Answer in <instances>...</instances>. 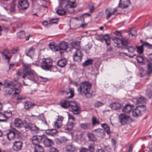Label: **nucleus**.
<instances>
[{
    "mask_svg": "<svg viewBox=\"0 0 152 152\" xmlns=\"http://www.w3.org/2000/svg\"><path fill=\"white\" fill-rule=\"evenodd\" d=\"M23 66L24 67L22 72L20 71H18L16 73L18 76L22 75V78L25 79L27 76L28 78L31 80L36 81L35 80L37 78V76L35 72L31 69V64H23Z\"/></svg>",
    "mask_w": 152,
    "mask_h": 152,
    "instance_id": "f257e3e1",
    "label": "nucleus"
},
{
    "mask_svg": "<svg viewBox=\"0 0 152 152\" xmlns=\"http://www.w3.org/2000/svg\"><path fill=\"white\" fill-rule=\"evenodd\" d=\"M91 83L85 81L80 84V88H78L77 90L82 95H84L86 98H90L93 96L92 92H91Z\"/></svg>",
    "mask_w": 152,
    "mask_h": 152,
    "instance_id": "f03ea898",
    "label": "nucleus"
},
{
    "mask_svg": "<svg viewBox=\"0 0 152 152\" xmlns=\"http://www.w3.org/2000/svg\"><path fill=\"white\" fill-rule=\"evenodd\" d=\"M6 88L5 94H11L14 91L15 92L13 94H18L21 91V85L19 83L11 82L7 84Z\"/></svg>",
    "mask_w": 152,
    "mask_h": 152,
    "instance_id": "7ed1b4c3",
    "label": "nucleus"
},
{
    "mask_svg": "<svg viewBox=\"0 0 152 152\" xmlns=\"http://www.w3.org/2000/svg\"><path fill=\"white\" fill-rule=\"evenodd\" d=\"M76 6L75 3L74 1H63L60 3V8L56 10V12L59 15H62L66 13V11L64 9H67L68 7L74 8Z\"/></svg>",
    "mask_w": 152,
    "mask_h": 152,
    "instance_id": "20e7f679",
    "label": "nucleus"
},
{
    "mask_svg": "<svg viewBox=\"0 0 152 152\" xmlns=\"http://www.w3.org/2000/svg\"><path fill=\"white\" fill-rule=\"evenodd\" d=\"M49 46L50 49L53 51H57L59 50L61 53L66 51L68 47V44L67 42L62 41L58 45L53 42L50 44Z\"/></svg>",
    "mask_w": 152,
    "mask_h": 152,
    "instance_id": "39448f33",
    "label": "nucleus"
},
{
    "mask_svg": "<svg viewBox=\"0 0 152 152\" xmlns=\"http://www.w3.org/2000/svg\"><path fill=\"white\" fill-rule=\"evenodd\" d=\"M35 136L36 137V139L37 140L38 142H42L46 147H50L54 144L53 140L48 138L44 135Z\"/></svg>",
    "mask_w": 152,
    "mask_h": 152,
    "instance_id": "423d86ee",
    "label": "nucleus"
},
{
    "mask_svg": "<svg viewBox=\"0 0 152 152\" xmlns=\"http://www.w3.org/2000/svg\"><path fill=\"white\" fill-rule=\"evenodd\" d=\"M24 127L30 131L37 132L39 131V129L35 124L31 123L28 120H26L24 121Z\"/></svg>",
    "mask_w": 152,
    "mask_h": 152,
    "instance_id": "0eeeda50",
    "label": "nucleus"
},
{
    "mask_svg": "<svg viewBox=\"0 0 152 152\" xmlns=\"http://www.w3.org/2000/svg\"><path fill=\"white\" fill-rule=\"evenodd\" d=\"M128 42L127 41L125 42V45L121 46V48L122 49L126 50L128 51V53H124V54L130 57H132L135 55V54L134 53L135 51V49L132 46H128Z\"/></svg>",
    "mask_w": 152,
    "mask_h": 152,
    "instance_id": "6e6552de",
    "label": "nucleus"
},
{
    "mask_svg": "<svg viewBox=\"0 0 152 152\" xmlns=\"http://www.w3.org/2000/svg\"><path fill=\"white\" fill-rule=\"evenodd\" d=\"M96 39L97 40L102 42L105 41L107 45H109L110 44L111 38L109 34H101L97 35L96 37Z\"/></svg>",
    "mask_w": 152,
    "mask_h": 152,
    "instance_id": "1a4fd4ad",
    "label": "nucleus"
},
{
    "mask_svg": "<svg viewBox=\"0 0 152 152\" xmlns=\"http://www.w3.org/2000/svg\"><path fill=\"white\" fill-rule=\"evenodd\" d=\"M35 136H34L31 139L32 143L35 145L34 147V152H44L43 148L42 146L39 145L38 144L40 142H38L37 140L36 139Z\"/></svg>",
    "mask_w": 152,
    "mask_h": 152,
    "instance_id": "9d476101",
    "label": "nucleus"
},
{
    "mask_svg": "<svg viewBox=\"0 0 152 152\" xmlns=\"http://www.w3.org/2000/svg\"><path fill=\"white\" fill-rule=\"evenodd\" d=\"M52 61L49 58L44 59L42 61L43 64L41 66V68L46 70H48L52 67Z\"/></svg>",
    "mask_w": 152,
    "mask_h": 152,
    "instance_id": "9b49d317",
    "label": "nucleus"
},
{
    "mask_svg": "<svg viewBox=\"0 0 152 152\" xmlns=\"http://www.w3.org/2000/svg\"><path fill=\"white\" fill-rule=\"evenodd\" d=\"M119 120L122 125H124L128 123L130 120V117L125 114L122 113L119 116Z\"/></svg>",
    "mask_w": 152,
    "mask_h": 152,
    "instance_id": "f8f14e48",
    "label": "nucleus"
},
{
    "mask_svg": "<svg viewBox=\"0 0 152 152\" xmlns=\"http://www.w3.org/2000/svg\"><path fill=\"white\" fill-rule=\"evenodd\" d=\"M29 5V4L26 0H19L18 7L20 10H23L27 9Z\"/></svg>",
    "mask_w": 152,
    "mask_h": 152,
    "instance_id": "ddd939ff",
    "label": "nucleus"
},
{
    "mask_svg": "<svg viewBox=\"0 0 152 152\" xmlns=\"http://www.w3.org/2000/svg\"><path fill=\"white\" fill-rule=\"evenodd\" d=\"M20 133L19 132L15 129L10 130L9 132L7 134V137L9 140H14L16 135H18Z\"/></svg>",
    "mask_w": 152,
    "mask_h": 152,
    "instance_id": "4468645a",
    "label": "nucleus"
},
{
    "mask_svg": "<svg viewBox=\"0 0 152 152\" xmlns=\"http://www.w3.org/2000/svg\"><path fill=\"white\" fill-rule=\"evenodd\" d=\"M131 4L130 0H120L118 7L120 8L126 9L128 8Z\"/></svg>",
    "mask_w": 152,
    "mask_h": 152,
    "instance_id": "2eb2a0df",
    "label": "nucleus"
},
{
    "mask_svg": "<svg viewBox=\"0 0 152 152\" xmlns=\"http://www.w3.org/2000/svg\"><path fill=\"white\" fill-rule=\"evenodd\" d=\"M83 54L80 50H77L75 52L73 56V58L75 61H81Z\"/></svg>",
    "mask_w": 152,
    "mask_h": 152,
    "instance_id": "dca6fc26",
    "label": "nucleus"
},
{
    "mask_svg": "<svg viewBox=\"0 0 152 152\" xmlns=\"http://www.w3.org/2000/svg\"><path fill=\"white\" fill-rule=\"evenodd\" d=\"M69 107L71 108L72 111L74 114L78 113L79 107L75 102H71V104Z\"/></svg>",
    "mask_w": 152,
    "mask_h": 152,
    "instance_id": "f3484780",
    "label": "nucleus"
},
{
    "mask_svg": "<svg viewBox=\"0 0 152 152\" xmlns=\"http://www.w3.org/2000/svg\"><path fill=\"white\" fill-rule=\"evenodd\" d=\"M2 57L5 59H7L9 61L12 57L11 53L8 49L4 50L1 53Z\"/></svg>",
    "mask_w": 152,
    "mask_h": 152,
    "instance_id": "a211bd4d",
    "label": "nucleus"
},
{
    "mask_svg": "<svg viewBox=\"0 0 152 152\" xmlns=\"http://www.w3.org/2000/svg\"><path fill=\"white\" fill-rule=\"evenodd\" d=\"M22 145L23 143L22 142L16 141L14 143L13 149L14 151H18L21 149Z\"/></svg>",
    "mask_w": 152,
    "mask_h": 152,
    "instance_id": "6ab92c4d",
    "label": "nucleus"
},
{
    "mask_svg": "<svg viewBox=\"0 0 152 152\" xmlns=\"http://www.w3.org/2000/svg\"><path fill=\"white\" fill-rule=\"evenodd\" d=\"M14 123L15 126L17 128H21L23 126L24 127V122L19 118H16L15 119Z\"/></svg>",
    "mask_w": 152,
    "mask_h": 152,
    "instance_id": "aec40b11",
    "label": "nucleus"
},
{
    "mask_svg": "<svg viewBox=\"0 0 152 152\" xmlns=\"http://www.w3.org/2000/svg\"><path fill=\"white\" fill-rule=\"evenodd\" d=\"M64 120V118L60 115H58L56 121L55 122L54 125L56 127L59 128L62 125V122Z\"/></svg>",
    "mask_w": 152,
    "mask_h": 152,
    "instance_id": "412c9836",
    "label": "nucleus"
},
{
    "mask_svg": "<svg viewBox=\"0 0 152 152\" xmlns=\"http://www.w3.org/2000/svg\"><path fill=\"white\" fill-rule=\"evenodd\" d=\"M141 109L138 107L137 106L132 112V115L135 117H138L142 115V114L140 112Z\"/></svg>",
    "mask_w": 152,
    "mask_h": 152,
    "instance_id": "4be33fe9",
    "label": "nucleus"
},
{
    "mask_svg": "<svg viewBox=\"0 0 152 152\" xmlns=\"http://www.w3.org/2000/svg\"><path fill=\"white\" fill-rule=\"evenodd\" d=\"M113 40L115 43L117 44L118 45H121V47L124 45L125 43V42L127 41V40L123 39L122 40L121 39H120L118 37H115L113 39Z\"/></svg>",
    "mask_w": 152,
    "mask_h": 152,
    "instance_id": "5701e85b",
    "label": "nucleus"
},
{
    "mask_svg": "<svg viewBox=\"0 0 152 152\" xmlns=\"http://www.w3.org/2000/svg\"><path fill=\"white\" fill-rule=\"evenodd\" d=\"M134 107L133 105L127 104L123 107L122 111L126 113H129L132 110V108Z\"/></svg>",
    "mask_w": 152,
    "mask_h": 152,
    "instance_id": "b1692460",
    "label": "nucleus"
},
{
    "mask_svg": "<svg viewBox=\"0 0 152 152\" xmlns=\"http://www.w3.org/2000/svg\"><path fill=\"white\" fill-rule=\"evenodd\" d=\"M67 61L65 58L59 60L57 62V65L61 67H63L67 64Z\"/></svg>",
    "mask_w": 152,
    "mask_h": 152,
    "instance_id": "393cba45",
    "label": "nucleus"
},
{
    "mask_svg": "<svg viewBox=\"0 0 152 152\" xmlns=\"http://www.w3.org/2000/svg\"><path fill=\"white\" fill-rule=\"evenodd\" d=\"M36 104L30 101H27L25 102L24 104V108L27 110H29L32 108Z\"/></svg>",
    "mask_w": 152,
    "mask_h": 152,
    "instance_id": "a878e982",
    "label": "nucleus"
},
{
    "mask_svg": "<svg viewBox=\"0 0 152 152\" xmlns=\"http://www.w3.org/2000/svg\"><path fill=\"white\" fill-rule=\"evenodd\" d=\"M96 135L99 137H102L104 135V130L100 129H95L94 130Z\"/></svg>",
    "mask_w": 152,
    "mask_h": 152,
    "instance_id": "bb28decb",
    "label": "nucleus"
},
{
    "mask_svg": "<svg viewBox=\"0 0 152 152\" xmlns=\"http://www.w3.org/2000/svg\"><path fill=\"white\" fill-rule=\"evenodd\" d=\"M35 49L32 47L29 48L28 51L25 52L26 55L30 57H31L35 54Z\"/></svg>",
    "mask_w": 152,
    "mask_h": 152,
    "instance_id": "cd10ccee",
    "label": "nucleus"
},
{
    "mask_svg": "<svg viewBox=\"0 0 152 152\" xmlns=\"http://www.w3.org/2000/svg\"><path fill=\"white\" fill-rule=\"evenodd\" d=\"M110 106L111 108L114 110H117L121 107V104L118 102H114L110 104Z\"/></svg>",
    "mask_w": 152,
    "mask_h": 152,
    "instance_id": "c85d7f7f",
    "label": "nucleus"
},
{
    "mask_svg": "<svg viewBox=\"0 0 152 152\" xmlns=\"http://www.w3.org/2000/svg\"><path fill=\"white\" fill-rule=\"evenodd\" d=\"M60 104L62 107L67 108L70 107L71 102L66 100H62L61 101Z\"/></svg>",
    "mask_w": 152,
    "mask_h": 152,
    "instance_id": "c756f323",
    "label": "nucleus"
},
{
    "mask_svg": "<svg viewBox=\"0 0 152 152\" xmlns=\"http://www.w3.org/2000/svg\"><path fill=\"white\" fill-rule=\"evenodd\" d=\"M80 43L79 42H72L69 45V48L72 49L75 48L76 50H79Z\"/></svg>",
    "mask_w": 152,
    "mask_h": 152,
    "instance_id": "7c9ffc66",
    "label": "nucleus"
},
{
    "mask_svg": "<svg viewBox=\"0 0 152 152\" xmlns=\"http://www.w3.org/2000/svg\"><path fill=\"white\" fill-rule=\"evenodd\" d=\"M57 131L56 129H47L46 130V134L49 135L53 136L57 133Z\"/></svg>",
    "mask_w": 152,
    "mask_h": 152,
    "instance_id": "2f4dec72",
    "label": "nucleus"
},
{
    "mask_svg": "<svg viewBox=\"0 0 152 152\" xmlns=\"http://www.w3.org/2000/svg\"><path fill=\"white\" fill-rule=\"evenodd\" d=\"M147 64V73L149 75L152 72V63L149 61Z\"/></svg>",
    "mask_w": 152,
    "mask_h": 152,
    "instance_id": "473e14b6",
    "label": "nucleus"
},
{
    "mask_svg": "<svg viewBox=\"0 0 152 152\" xmlns=\"http://www.w3.org/2000/svg\"><path fill=\"white\" fill-rule=\"evenodd\" d=\"M66 150L69 152H73L76 150V149L75 147L72 145H69L66 147Z\"/></svg>",
    "mask_w": 152,
    "mask_h": 152,
    "instance_id": "72a5a7b5",
    "label": "nucleus"
},
{
    "mask_svg": "<svg viewBox=\"0 0 152 152\" xmlns=\"http://www.w3.org/2000/svg\"><path fill=\"white\" fill-rule=\"evenodd\" d=\"M80 127L83 129H90L91 127L90 123H83L80 125Z\"/></svg>",
    "mask_w": 152,
    "mask_h": 152,
    "instance_id": "f704fd0d",
    "label": "nucleus"
},
{
    "mask_svg": "<svg viewBox=\"0 0 152 152\" xmlns=\"http://www.w3.org/2000/svg\"><path fill=\"white\" fill-rule=\"evenodd\" d=\"M145 99L143 97H141L137 99L136 100V103L137 104L145 103L146 102Z\"/></svg>",
    "mask_w": 152,
    "mask_h": 152,
    "instance_id": "c9c22d12",
    "label": "nucleus"
},
{
    "mask_svg": "<svg viewBox=\"0 0 152 152\" xmlns=\"http://www.w3.org/2000/svg\"><path fill=\"white\" fill-rule=\"evenodd\" d=\"M37 116L38 119L41 121L45 124L47 125V122L44 118V115L43 114H39Z\"/></svg>",
    "mask_w": 152,
    "mask_h": 152,
    "instance_id": "e433bc0d",
    "label": "nucleus"
},
{
    "mask_svg": "<svg viewBox=\"0 0 152 152\" xmlns=\"http://www.w3.org/2000/svg\"><path fill=\"white\" fill-rule=\"evenodd\" d=\"M17 35L19 38L22 39L26 37V35L23 31H21L17 33Z\"/></svg>",
    "mask_w": 152,
    "mask_h": 152,
    "instance_id": "4c0bfd02",
    "label": "nucleus"
},
{
    "mask_svg": "<svg viewBox=\"0 0 152 152\" xmlns=\"http://www.w3.org/2000/svg\"><path fill=\"white\" fill-rule=\"evenodd\" d=\"M93 60L92 59H88L86 61L83 63V66H87L93 64Z\"/></svg>",
    "mask_w": 152,
    "mask_h": 152,
    "instance_id": "58836bf2",
    "label": "nucleus"
},
{
    "mask_svg": "<svg viewBox=\"0 0 152 152\" xmlns=\"http://www.w3.org/2000/svg\"><path fill=\"white\" fill-rule=\"evenodd\" d=\"M102 126L108 134L110 133V128L107 125L105 124H104L102 125Z\"/></svg>",
    "mask_w": 152,
    "mask_h": 152,
    "instance_id": "ea45409f",
    "label": "nucleus"
},
{
    "mask_svg": "<svg viewBox=\"0 0 152 152\" xmlns=\"http://www.w3.org/2000/svg\"><path fill=\"white\" fill-rule=\"evenodd\" d=\"M7 120L3 113H0V122H6L7 121Z\"/></svg>",
    "mask_w": 152,
    "mask_h": 152,
    "instance_id": "a19ab883",
    "label": "nucleus"
},
{
    "mask_svg": "<svg viewBox=\"0 0 152 152\" xmlns=\"http://www.w3.org/2000/svg\"><path fill=\"white\" fill-rule=\"evenodd\" d=\"M90 141L94 142L96 140L94 135L91 133H89L87 135Z\"/></svg>",
    "mask_w": 152,
    "mask_h": 152,
    "instance_id": "79ce46f5",
    "label": "nucleus"
},
{
    "mask_svg": "<svg viewBox=\"0 0 152 152\" xmlns=\"http://www.w3.org/2000/svg\"><path fill=\"white\" fill-rule=\"evenodd\" d=\"M3 113L7 119L11 117L12 115V111H5Z\"/></svg>",
    "mask_w": 152,
    "mask_h": 152,
    "instance_id": "37998d69",
    "label": "nucleus"
},
{
    "mask_svg": "<svg viewBox=\"0 0 152 152\" xmlns=\"http://www.w3.org/2000/svg\"><path fill=\"white\" fill-rule=\"evenodd\" d=\"M139 107H140L141 109L140 112H141L142 114H143L145 113L146 111V107L144 105H139L137 106Z\"/></svg>",
    "mask_w": 152,
    "mask_h": 152,
    "instance_id": "c03bdc74",
    "label": "nucleus"
},
{
    "mask_svg": "<svg viewBox=\"0 0 152 152\" xmlns=\"http://www.w3.org/2000/svg\"><path fill=\"white\" fill-rule=\"evenodd\" d=\"M74 124L73 122H69L67 124V129L68 130H71L73 127Z\"/></svg>",
    "mask_w": 152,
    "mask_h": 152,
    "instance_id": "a18cd8bd",
    "label": "nucleus"
},
{
    "mask_svg": "<svg viewBox=\"0 0 152 152\" xmlns=\"http://www.w3.org/2000/svg\"><path fill=\"white\" fill-rule=\"evenodd\" d=\"M106 14L107 15L106 18L108 19L110 18L112 15L113 14L112 12H110L108 9H106L105 11Z\"/></svg>",
    "mask_w": 152,
    "mask_h": 152,
    "instance_id": "49530a36",
    "label": "nucleus"
},
{
    "mask_svg": "<svg viewBox=\"0 0 152 152\" xmlns=\"http://www.w3.org/2000/svg\"><path fill=\"white\" fill-rule=\"evenodd\" d=\"M136 59L138 62L140 63H143V64H145V63L143 62L144 58L141 56H137Z\"/></svg>",
    "mask_w": 152,
    "mask_h": 152,
    "instance_id": "de8ad7c7",
    "label": "nucleus"
},
{
    "mask_svg": "<svg viewBox=\"0 0 152 152\" xmlns=\"http://www.w3.org/2000/svg\"><path fill=\"white\" fill-rule=\"evenodd\" d=\"M69 91L70 95L67 97L68 99L71 98L74 96V89L72 88H69Z\"/></svg>",
    "mask_w": 152,
    "mask_h": 152,
    "instance_id": "09e8293b",
    "label": "nucleus"
},
{
    "mask_svg": "<svg viewBox=\"0 0 152 152\" xmlns=\"http://www.w3.org/2000/svg\"><path fill=\"white\" fill-rule=\"evenodd\" d=\"M92 123L93 125L94 126L96 124H99V121L96 119V118L95 117H93L92 118Z\"/></svg>",
    "mask_w": 152,
    "mask_h": 152,
    "instance_id": "8fccbe9b",
    "label": "nucleus"
},
{
    "mask_svg": "<svg viewBox=\"0 0 152 152\" xmlns=\"http://www.w3.org/2000/svg\"><path fill=\"white\" fill-rule=\"evenodd\" d=\"M137 51L138 53L141 54L143 52V48L142 45L137 47Z\"/></svg>",
    "mask_w": 152,
    "mask_h": 152,
    "instance_id": "3c124183",
    "label": "nucleus"
},
{
    "mask_svg": "<svg viewBox=\"0 0 152 152\" xmlns=\"http://www.w3.org/2000/svg\"><path fill=\"white\" fill-rule=\"evenodd\" d=\"M88 8L90 12H93L95 9V7L93 4H88Z\"/></svg>",
    "mask_w": 152,
    "mask_h": 152,
    "instance_id": "603ef678",
    "label": "nucleus"
},
{
    "mask_svg": "<svg viewBox=\"0 0 152 152\" xmlns=\"http://www.w3.org/2000/svg\"><path fill=\"white\" fill-rule=\"evenodd\" d=\"M142 46H146L149 48H152V45L146 42H143V44L142 45Z\"/></svg>",
    "mask_w": 152,
    "mask_h": 152,
    "instance_id": "864d4df0",
    "label": "nucleus"
},
{
    "mask_svg": "<svg viewBox=\"0 0 152 152\" xmlns=\"http://www.w3.org/2000/svg\"><path fill=\"white\" fill-rule=\"evenodd\" d=\"M146 94L148 96L149 98H151L152 96V91L150 89H148L146 91Z\"/></svg>",
    "mask_w": 152,
    "mask_h": 152,
    "instance_id": "5fc2aeb1",
    "label": "nucleus"
},
{
    "mask_svg": "<svg viewBox=\"0 0 152 152\" xmlns=\"http://www.w3.org/2000/svg\"><path fill=\"white\" fill-rule=\"evenodd\" d=\"M88 151H90L91 152H94L95 151L94 147L92 145L89 146L88 148Z\"/></svg>",
    "mask_w": 152,
    "mask_h": 152,
    "instance_id": "6e6d98bb",
    "label": "nucleus"
},
{
    "mask_svg": "<svg viewBox=\"0 0 152 152\" xmlns=\"http://www.w3.org/2000/svg\"><path fill=\"white\" fill-rule=\"evenodd\" d=\"M103 104L100 101H97L95 104V106L96 107H99L102 105Z\"/></svg>",
    "mask_w": 152,
    "mask_h": 152,
    "instance_id": "4d7b16f0",
    "label": "nucleus"
},
{
    "mask_svg": "<svg viewBox=\"0 0 152 152\" xmlns=\"http://www.w3.org/2000/svg\"><path fill=\"white\" fill-rule=\"evenodd\" d=\"M49 152H58V151L56 148H52L49 149Z\"/></svg>",
    "mask_w": 152,
    "mask_h": 152,
    "instance_id": "13d9d810",
    "label": "nucleus"
},
{
    "mask_svg": "<svg viewBox=\"0 0 152 152\" xmlns=\"http://www.w3.org/2000/svg\"><path fill=\"white\" fill-rule=\"evenodd\" d=\"M88 150L87 148L83 147L80 150V152H88Z\"/></svg>",
    "mask_w": 152,
    "mask_h": 152,
    "instance_id": "bf43d9fd",
    "label": "nucleus"
},
{
    "mask_svg": "<svg viewBox=\"0 0 152 152\" xmlns=\"http://www.w3.org/2000/svg\"><path fill=\"white\" fill-rule=\"evenodd\" d=\"M55 142L57 144H62L60 138H56L55 139Z\"/></svg>",
    "mask_w": 152,
    "mask_h": 152,
    "instance_id": "052dcab7",
    "label": "nucleus"
},
{
    "mask_svg": "<svg viewBox=\"0 0 152 152\" xmlns=\"http://www.w3.org/2000/svg\"><path fill=\"white\" fill-rule=\"evenodd\" d=\"M130 32L129 33V34H131L132 36H135L136 35V31H134V32H133V30L132 29L130 31Z\"/></svg>",
    "mask_w": 152,
    "mask_h": 152,
    "instance_id": "680f3d73",
    "label": "nucleus"
},
{
    "mask_svg": "<svg viewBox=\"0 0 152 152\" xmlns=\"http://www.w3.org/2000/svg\"><path fill=\"white\" fill-rule=\"evenodd\" d=\"M148 60H147L148 61H152V53L148 55Z\"/></svg>",
    "mask_w": 152,
    "mask_h": 152,
    "instance_id": "e2e57ef3",
    "label": "nucleus"
},
{
    "mask_svg": "<svg viewBox=\"0 0 152 152\" xmlns=\"http://www.w3.org/2000/svg\"><path fill=\"white\" fill-rule=\"evenodd\" d=\"M72 83L75 86H76L77 87V88H80V85L77 82H76L75 81H74Z\"/></svg>",
    "mask_w": 152,
    "mask_h": 152,
    "instance_id": "0e129e2a",
    "label": "nucleus"
},
{
    "mask_svg": "<svg viewBox=\"0 0 152 152\" xmlns=\"http://www.w3.org/2000/svg\"><path fill=\"white\" fill-rule=\"evenodd\" d=\"M60 138L62 143L65 142L67 140L64 137H61Z\"/></svg>",
    "mask_w": 152,
    "mask_h": 152,
    "instance_id": "69168bd1",
    "label": "nucleus"
},
{
    "mask_svg": "<svg viewBox=\"0 0 152 152\" xmlns=\"http://www.w3.org/2000/svg\"><path fill=\"white\" fill-rule=\"evenodd\" d=\"M58 20H57L56 21H52L49 22V25L53 24H58Z\"/></svg>",
    "mask_w": 152,
    "mask_h": 152,
    "instance_id": "338daca9",
    "label": "nucleus"
},
{
    "mask_svg": "<svg viewBox=\"0 0 152 152\" xmlns=\"http://www.w3.org/2000/svg\"><path fill=\"white\" fill-rule=\"evenodd\" d=\"M30 117L33 120H35L37 119V116L35 115H32L30 116Z\"/></svg>",
    "mask_w": 152,
    "mask_h": 152,
    "instance_id": "774afa93",
    "label": "nucleus"
}]
</instances>
